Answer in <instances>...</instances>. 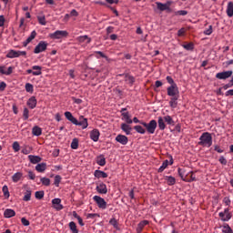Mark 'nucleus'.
I'll use <instances>...</instances> for the list:
<instances>
[{
    "label": "nucleus",
    "instance_id": "nucleus-1",
    "mask_svg": "<svg viewBox=\"0 0 233 233\" xmlns=\"http://www.w3.org/2000/svg\"><path fill=\"white\" fill-rule=\"evenodd\" d=\"M198 145L210 148V147H212V135L208 132L203 133L199 137Z\"/></svg>",
    "mask_w": 233,
    "mask_h": 233
},
{
    "label": "nucleus",
    "instance_id": "nucleus-2",
    "mask_svg": "<svg viewBox=\"0 0 233 233\" xmlns=\"http://www.w3.org/2000/svg\"><path fill=\"white\" fill-rule=\"evenodd\" d=\"M140 125L145 127L146 132H147V134H155L156 129L157 128V121L154 119L150 120L149 123L140 122Z\"/></svg>",
    "mask_w": 233,
    "mask_h": 233
},
{
    "label": "nucleus",
    "instance_id": "nucleus-3",
    "mask_svg": "<svg viewBox=\"0 0 233 233\" xmlns=\"http://www.w3.org/2000/svg\"><path fill=\"white\" fill-rule=\"evenodd\" d=\"M49 37L50 39H63L68 37V33L66 30H56L49 34Z\"/></svg>",
    "mask_w": 233,
    "mask_h": 233
},
{
    "label": "nucleus",
    "instance_id": "nucleus-4",
    "mask_svg": "<svg viewBox=\"0 0 233 233\" xmlns=\"http://www.w3.org/2000/svg\"><path fill=\"white\" fill-rule=\"evenodd\" d=\"M218 217L223 222L230 221L232 219V213L228 208H226L222 212L218 213Z\"/></svg>",
    "mask_w": 233,
    "mask_h": 233
},
{
    "label": "nucleus",
    "instance_id": "nucleus-5",
    "mask_svg": "<svg viewBox=\"0 0 233 233\" xmlns=\"http://www.w3.org/2000/svg\"><path fill=\"white\" fill-rule=\"evenodd\" d=\"M26 56V51H16L14 49H11L8 51V53L6 54V57L8 59H15V57H21Z\"/></svg>",
    "mask_w": 233,
    "mask_h": 233
},
{
    "label": "nucleus",
    "instance_id": "nucleus-6",
    "mask_svg": "<svg viewBox=\"0 0 233 233\" xmlns=\"http://www.w3.org/2000/svg\"><path fill=\"white\" fill-rule=\"evenodd\" d=\"M167 96L169 97H179V88L177 85H173L167 87Z\"/></svg>",
    "mask_w": 233,
    "mask_h": 233
},
{
    "label": "nucleus",
    "instance_id": "nucleus-7",
    "mask_svg": "<svg viewBox=\"0 0 233 233\" xmlns=\"http://www.w3.org/2000/svg\"><path fill=\"white\" fill-rule=\"evenodd\" d=\"M93 199L96 203L98 208H102V210H105V208H106V201H105V198L99 196H94Z\"/></svg>",
    "mask_w": 233,
    "mask_h": 233
},
{
    "label": "nucleus",
    "instance_id": "nucleus-8",
    "mask_svg": "<svg viewBox=\"0 0 233 233\" xmlns=\"http://www.w3.org/2000/svg\"><path fill=\"white\" fill-rule=\"evenodd\" d=\"M48 46V43L46 41H40L37 46L35 47L34 53L35 54H41V52H45Z\"/></svg>",
    "mask_w": 233,
    "mask_h": 233
},
{
    "label": "nucleus",
    "instance_id": "nucleus-9",
    "mask_svg": "<svg viewBox=\"0 0 233 233\" xmlns=\"http://www.w3.org/2000/svg\"><path fill=\"white\" fill-rule=\"evenodd\" d=\"M75 125L76 127H82L83 130H85V128H88V119L81 116L78 120L76 119V123Z\"/></svg>",
    "mask_w": 233,
    "mask_h": 233
},
{
    "label": "nucleus",
    "instance_id": "nucleus-10",
    "mask_svg": "<svg viewBox=\"0 0 233 233\" xmlns=\"http://www.w3.org/2000/svg\"><path fill=\"white\" fill-rule=\"evenodd\" d=\"M232 71H223L219 72L216 75L217 79H228V77H232Z\"/></svg>",
    "mask_w": 233,
    "mask_h": 233
},
{
    "label": "nucleus",
    "instance_id": "nucleus-11",
    "mask_svg": "<svg viewBox=\"0 0 233 233\" xmlns=\"http://www.w3.org/2000/svg\"><path fill=\"white\" fill-rule=\"evenodd\" d=\"M99 136H101V133H99V130L97 129H93L89 133L90 139H92V141H94L95 143H97V141H99Z\"/></svg>",
    "mask_w": 233,
    "mask_h": 233
},
{
    "label": "nucleus",
    "instance_id": "nucleus-12",
    "mask_svg": "<svg viewBox=\"0 0 233 233\" xmlns=\"http://www.w3.org/2000/svg\"><path fill=\"white\" fill-rule=\"evenodd\" d=\"M116 143H120V145H127L128 144V137L125 135H117L115 138Z\"/></svg>",
    "mask_w": 233,
    "mask_h": 233
},
{
    "label": "nucleus",
    "instance_id": "nucleus-13",
    "mask_svg": "<svg viewBox=\"0 0 233 233\" xmlns=\"http://www.w3.org/2000/svg\"><path fill=\"white\" fill-rule=\"evenodd\" d=\"M52 205L55 210H63L64 208L63 205L61 204V198H54L52 200Z\"/></svg>",
    "mask_w": 233,
    "mask_h": 233
},
{
    "label": "nucleus",
    "instance_id": "nucleus-14",
    "mask_svg": "<svg viewBox=\"0 0 233 233\" xmlns=\"http://www.w3.org/2000/svg\"><path fill=\"white\" fill-rule=\"evenodd\" d=\"M96 189L98 194H106L108 192V188H106V184L105 183L98 184Z\"/></svg>",
    "mask_w": 233,
    "mask_h": 233
},
{
    "label": "nucleus",
    "instance_id": "nucleus-15",
    "mask_svg": "<svg viewBox=\"0 0 233 233\" xmlns=\"http://www.w3.org/2000/svg\"><path fill=\"white\" fill-rule=\"evenodd\" d=\"M121 130L125 132L126 136H130V134H132V127L127 123L121 124Z\"/></svg>",
    "mask_w": 233,
    "mask_h": 233
},
{
    "label": "nucleus",
    "instance_id": "nucleus-16",
    "mask_svg": "<svg viewBox=\"0 0 233 233\" xmlns=\"http://www.w3.org/2000/svg\"><path fill=\"white\" fill-rule=\"evenodd\" d=\"M65 117L70 121L71 123H73V125L77 123V118H75L74 115H72V113L70 111H66L65 112Z\"/></svg>",
    "mask_w": 233,
    "mask_h": 233
},
{
    "label": "nucleus",
    "instance_id": "nucleus-17",
    "mask_svg": "<svg viewBox=\"0 0 233 233\" xmlns=\"http://www.w3.org/2000/svg\"><path fill=\"white\" fill-rule=\"evenodd\" d=\"M27 106H29V108L34 109L35 108V106H37V99H35V96H31L28 100H27Z\"/></svg>",
    "mask_w": 233,
    "mask_h": 233
},
{
    "label": "nucleus",
    "instance_id": "nucleus-18",
    "mask_svg": "<svg viewBox=\"0 0 233 233\" xmlns=\"http://www.w3.org/2000/svg\"><path fill=\"white\" fill-rule=\"evenodd\" d=\"M28 159L33 165H37V163H41V157L39 156L29 155Z\"/></svg>",
    "mask_w": 233,
    "mask_h": 233
},
{
    "label": "nucleus",
    "instance_id": "nucleus-19",
    "mask_svg": "<svg viewBox=\"0 0 233 233\" xmlns=\"http://www.w3.org/2000/svg\"><path fill=\"white\" fill-rule=\"evenodd\" d=\"M122 120L126 121V123L127 125H132L133 121H132V117L130 116V114L127 113H122Z\"/></svg>",
    "mask_w": 233,
    "mask_h": 233
},
{
    "label": "nucleus",
    "instance_id": "nucleus-20",
    "mask_svg": "<svg viewBox=\"0 0 233 233\" xmlns=\"http://www.w3.org/2000/svg\"><path fill=\"white\" fill-rule=\"evenodd\" d=\"M32 70H34L33 76H41V74H43V67H41V66H33Z\"/></svg>",
    "mask_w": 233,
    "mask_h": 233
},
{
    "label": "nucleus",
    "instance_id": "nucleus-21",
    "mask_svg": "<svg viewBox=\"0 0 233 233\" xmlns=\"http://www.w3.org/2000/svg\"><path fill=\"white\" fill-rule=\"evenodd\" d=\"M165 181H167V185H168L169 187L176 185V177H174L172 176H166Z\"/></svg>",
    "mask_w": 233,
    "mask_h": 233
},
{
    "label": "nucleus",
    "instance_id": "nucleus-22",
    "mask_svg": "<svg viewBox=\"0 0 233 233\" xmlns=\"http://www.w3.org/2000/svg\"><path fill=\"white\" fill-rule=\"evenodd\" d=\"M96 163L99 165V167H105L106 165V159L105 158V156L100 155L96 157Z\"/></svg>",
    "mask_w": 233,
    "mask_h": 233
},
{
    "label": "nucleus",
    "instance_id": "nucleus-23",
    "mask_svg": "<svg viewBox=\"0 0 233 233\" xmlns=\"http://www.w3.org/2000/svg\"><path fill=\"white\" fill-rule=\"evenodd\" d=\"M14 216H15V211L14 209L7 208L4 212L5 218H14Z\"/></svg>",
    "mask_w": 233,
    "mask_h": 233
},
{
    "label": "nucleus",
    "instance_id": "nucleus-24",
    "mask_svg": "<svg viewBox=\"0 0 233 233\" xmlns=\"http://www.w3.org/2000/svg\"><path fill=\"white\" fill-rule=\"evenodd\" d=\"M158 128L159 130H165L167 128V125L165 124V119L162 116H158Z\"/></svg>",
    "mask_w": 233,
    "mask_h": 233
},
{
    "label": "nucleus",
    "instance_id": "nucleus-25",
    "mask_svg": "<svg viewBox=\"0 0 233 233\" xmlns=\"http://www.w3.org/2000/svg\"><path fill=\"white\" fill-rule=\"evenodd\" d=\"M168 3L169 2H167V4H163L161 2H157V7L161 12H165V10L168 9Z\"/></svg>",
    "mask_w": 233,
    "mask_h": 233
},
{
    "label": "nucleus",
    "instance_id": "nucleus-26",
    "mask_svg": "<svg viewBox=\"0 0 233 233\" xmlns=\"http://www.w3.org/2000/svg\"><path fill=\"white\" fill-rule=\"evenodd\" d=\"M177 99H179V96H172L169 101V106L171 108H177Z\"/></svg>",
    "mask_w": 233,
    "mask_h": 233
},
{
    "label": "nucleus",
    "instance_id": "nucleus-27",
    "mask_svg": "<svg viewBox=\"0 0 233 233\" xmlns=\"http://www.w3.org/2000/svg\"><path fill=\"white\" fill-rule=\"evenodd\" d=\"M165 123H167V125H170L171 127H174V125H176V122H174V119L172 118V116L167 115L163 117Z\"/></svg>",
    "mask_w": 233,
    "mask_h": 233
},
{
    "label": "nucleus",
    "instance_id": "nucleus-28",
    "mask_svg": "<svg viewBox=\"0 0 233 233\" xmlns=\"http://www.w3.org/2000/svg\"><path fill=\"white\" fill-rule=\"evenodd\" d=\"M227 15H228V17L233 16V3L232 2H228V4Z\"/></svg>",
    "mask_w": 233,
    "mask_h": 233
},
{
    "label": "nucleus",
    "instance_id": "nucleus-29",
    "mask_svg": "<svg viewBox=\"0 0 233 233\" xmlns=\"http://www.w3.org/2000/svg\"><path fill=\"white\" fill-rule=\"evenodd\" d=\"M94 176H95V177H97V178H100V177H103V178L108 177V174H106V173H105L104 171H101V170H96Z\"/></svg>",
    "mask_w": 233,
    "mask_h": 233
},
{
    "label": "nucleus",
    "instance_id": "nucleus-30",
    "mask_svg": "<svg viewBox=\"0 0 233 233\" xmlns=\"http://www.w3.org/2000/svg\"><path fill=\"white\" fill-rule=\"evenodd\" d=\"M21 177H23V173L16 172L13 175L12 180L14 183H17V182L21 181Z\"/></svg>",
    "mask_w": 233,
    "mask_h": 233
},
{
    "label": "nucleus",
    "instance_id": "nucleus-31",
    "mask_svg": "<svg viewBox=\"0 0 233 233\" xmlns=\"http://www.w3.org/2000/svg\"><path fill=\"white\" fill-rule=\"evenodd\" d=\"M37 172H45L46 170V163H40L35 166Z\"/></svg>",
    "mask_w": 233,
    "mask_h": 233
},
{
    "label": "nucleus",
    "instance_id": "nucleus-32",
    "mask_svg": "<svg viewBox=\"0 0 233 233\" xmlns=\"http://www.w3.org/2000/svg\"><path fill=\"white\" fill-rule=\"evenodd\" d=\"M32 134H33V136L39 137V136H41V134H43V130L41 129V127L35 126L32 129Z\"/></svg>",
    "mask_w": 233,
    "mask_h": 233
},
{
    "label": "nucleus",
    "instance_id": "nucleus-33",
    "mask_svg": "<svg viewBox=\"0 0 233 233\" xmlns=\"http://www.w3.org/2000/svg\"><path fill=\"white\" fill-rule=\"evenodd\" d=\"M69 228L72 233H79V230L77 229V226L76 225V222L71 221L69 223Z\"/></svg>",
    "mask_w": 233,
    "mask_h": 233
},
{
    "label": "nucleus",
    "instance_id": "nucleus-34",
    "mask_svg": "<svg viewBox=\"0 0 233 233\" xmlns=\"http://www.w3.org/2000/svg\"><path fill=\"white\" fill-rule=\"evenodd\" d=\"M134 130H136V132H137V134H142V135L147 134V129H145L141 126H135Z\"/></svg>",
    "mask_w": 233,
    "mask_h": 233
},
{
    "label": "nucleus",
    "instance_id": "nucleus-35",
    "mask_svg": "<svg viewBox=\"0 0 233 233\" xmlns=\"http://www.w3.org/2000/svg\"><path fill=\"white\" fill-rule=\"evenodd\" d=\"M77 41L79 43H85V41H86V43H90L92 41V39L90 37H88V35H83V36H79L77 38Z\"/></svg>",
    "mask_w": 233,
    "mask_h": 233
},
{
    "label": "nucleus",
    "instance_id": "nucleus-36",
    "mask_svg": "<svg viewBox=\"0 0 233 233\" xmlns=\"http://www.w3.org/2000/svg\"><path fill=\"white\" fill-rule=\"evenodd\" d=\"M2 192H3L5 199H8V198H10V191H8V186L5 185L2 187Z\"/></svg>",
    "mask_w": 233,
    "mask_h": 233
},
{
    "label": "nucleus",
    "instance_id": "nucleus-37",
    "mask_svg": "<svg viewBox=\"0 0 233 233\" xmlns=\"http://www.w3.org/2000/svg\"><path fill=\"white\" fill-rule=\"evenodd\" d=\"M183 181H186L187 183H191V181H196V175H194L193 172H191L190 177H188V175L183 178Z\"/></svg>",
    "mask_w": 233,
    "mask_h": 233
},
{
    "label": "nucleus",
    "instance_id": "nucleus-38",
    "mask_svg": "<svg viewBox=\"0 0 233 233\" xmlns=\"http://www.w3.org/2000/svg\"><path fill=\"white\" fill-rule=\"evenodd\" d=\"M125 81H127V83L129 85H134L136 78H134L132 76L125 75Z\"/></svg>",
    "mask_w": 233,
    "mask_h": 233
},
{
    "label": "nucleus",
    "instance_id": "nucleus-39",
    "mask_svg": "<svg viewBox=\"0 0 233 233\" xmlns=\"http://www.w3.org/2000/svg\"><path fill=\"white\" fill-rule=\"evenodd\" d=\"M78 147H79V140L77 138H74L71 142V148H73V150H77Z\"/></svg>",
    "mask_w": 233,
    "mask_h": 233
},
{
    "label": "nucleus",
    "instance_id": "nucleus-40",
    "mask_svg": "<svg viewBox=\"0 0 233 233\" xmlns=\"http://www.w3.org/2000/svg\"><path fill=\"white\" fill-rule=\"evenodd\" d=\"M222 232L223 233H233L232 228L228 224H225L222 226Z\"/></svg>",
    "mask_w": 233,
    "mask_h": 233
},
{
    "label": "nucleus",
    "instance_id": "nucleus-41",
    "mask_svg": "<svg viewBox=\"0 0 233 233\" xmlns=\"http://www.w3.org/2000/svg\"><path fill=\"white\" fill-rule=\"evenodd\" d=\"M37 20H38L39 25H42L43 26H45L46 25V18L45 17L44 15H38Z\"/></svg>",
    "mask_w": 233,
    "mask_h": 233
},
{
    "label": "nucleus",
    "instance_id": "nucleus-42",
    "mask_svg": "<svg viewBox=\"0 0 233 233\" xmlns=\"http://www.w3.org/2000/svg\"><path fill=\"white\" fill-rule=\"evenodd\" d=\"M25 92H28L29 94H34V86L30 83L25 84Z\"/></svg>",
    "mask_w": 233,
    "mask_h": 233
},
{
    "label": "nucleus",
    "instance_id": "nucleus-43",
    "mask_svg": "<svg viewBox=\"0 0 233 233\" xmlns=\"http://www.w3.org/2000/svg\"><path fill=\"white\" fill-rule=\"evenodd\" d=\"M23 199L25 201H30V199H32V191L31 190H26Z\"/></svg>",
    "mask_w": 233,
    "mask_h": 233
},
{
    "label": "nucleus",
    "instance_id": "nucleus-44",
    "mask_svg": "<svg viewBox=\"0 0 233 233\" xmlns=\"http://www.w3.org/2000/svg\"><path fill=\"white\" fill-rule=\"evenodd\" d=\"M42 185H44L45 187H50V178L48 177H42L40 179Z\"/></svg>",
    "mask_w": 233,
    "mask_h": 233
},
{
    "label": "nucleus",
    "instance_id": "nucleus-45",
    "mask_svg": "<svg viewBox=\"0 0 233 233\" xmlns=\"http://www.w3.org/2000/svg\"><path fill=\"white\" fill-rule=\"evenodd\" d=\"M35 198L36 199H43L45 198V191H36L35 193Z\"/></svg>",
    "mask_w": 233,
    "mask_h": 233
},
{
    "label": "nucleus",
    "instance_id": "nucleus-46",
    "mask_svg": "<svg viewBox=\"0 0 233 233\" xmlns=\"http://www.w3.org/2000/svg\"><path fill=\"white\" fill-rule=\"evenodd\" d=\"M13 150L14 152H19V150H21V146L19 145V142L15 141L13 143Z\"/></svg>",
    "mask_w": 233,
    "mask_h": 233
},
{
    "label": "nucleus",
    "instance_id": "nucleus-47",
    "mask_svg": "<svg viewBox=\"0 0 233 233\" xmlns=\"http://www.w3.org/2000/svg\"><path fill=\"white\" fill-rule=\"evenodd\" d=\"M167 167H168V160H165L161 167L158 168V172H163V170H165V168H167Z\"/></svg>",
    "mask_w": 233,
    "mask_h": 233
},
{
    "label": "nucleus",
    "instance_id": "nucleus-48",
    "mask_svg": "<svg viewBox=\"0 0 233 233\" xmlns=\"http://www.w3.org/2000/svg\"><path fill=\"white\" fill-rule=\"evenodd\" d=\"M178 176L181 177V179H185V168L178 167L177 168Z\"/></svg>",
    "mask_w": 233,
    "mask_h": 233
},
{
    "label": "nucleus",
    "instance_id": "nucleus-49",
    "mask_svg": "<svg viewBox=\"0 0 233 233\" xmlns=\"http://www.w3.org/2000/svg\"><path fill=\"white\" fill-rule=\"evenodd\" d=\"M109 225H112V227H114V228H118L117 220L116 218H111L109 220Z\"/></svg>",
    "mask_w": 233,
    "mask_h": 233
},
{
    "label": "nucleus",
    "instance_id": "nucleus-50",
    "mask_svg": "<svg viewBox=\"0 0 233 233\" xmlns=\"http://www.w3.org/2000/svg\"><path fill=\"white\" fill-rule=\"evenodd\" d=\"M183 48H185V50H194V44L189 43L183 45Z\"/></svg>",
    "mask_w": 233,
    "mask_h": 233
},
{
    "label": "nucleus",
    "instance_id": "nucleus-51",
    "mask_svg": "<svg viewBox=\"0 0 233 233\" xmlns=\"http://www.w3.org/2000/svg\"><path fill=\"white\" fill-rule=\"evenodd\" d=\"M32 147H24L22 149V154H25V156H28V154H31Z\"/></svg>",
    "mask_w": 233,
    "mask_h": 233
},
{
    "label": "nucleus",
    "instance_id": "nucleus-52",
    "mask_svg": "<svg viewBox=\"0 0 233 233\" xmlns=\"http://www.w3.org/2000/svg\"><path fill=\"white\" fill-rule=\"evenodd\" d=\"M59 183H61V176L56 175V176L55 177L54 185L56 186V187H59Z\"/></svg>",
    "mask_w": 233,
    "mask_h": 233
},
{
    "label": "nucleus",
    "instance_id": "nucleus-53",
    "mask_svg": "<svg viewBox=\"0 0 233 233\" xmlns=\"http://www.w3.org/2000/svg\"><path fill=\"white\" fill-rule=\"evenodd\" d=\"M29 114H30V111L28 110V108L25 107L23 112L25 121H26V119H28Z\"/></svg>",
    "mask_w": 233,
    "mask_h": 233
},
{
    "label": "nucleus",
    "instance_id": "nucleus-54",
    "mask_svg": "<svg viewBox=\"0 0 233 233\" xmlns=\"http://www.w3.org/2000/svg\"><path fill=\"white\" fill-rule=\"evenodd\" d=\"M187 14H188V12L186 10H179L175 12V15H187Z\"/></svg>",
    "mask_w": 233,
    "mask_h": 233
},
{
    "label": "nucleus",
    "instance_id": "nucleus-55",
    "mask_svg": "<svg viewBox=\"0 0 233 233\" xmlns=\"http://www.w3.org/2000/svg\"><path fill=\"white\" fill-rule=\"evenodd\" d=\"M213 32L212 25H209L208 29L204 30L205 35H210Z\"/></svg>",
    "mask_w": 233,
    "mask_h": 233
},
{
    "label": "nucleus",
    "instance_id": "nucleus-56",
    "mask_svg": "<svg viewBox=\"0 0 233 233\" xmlns=\"http://www.w3.org/2000/svg\"><path fill=\"white\" fill-rule=\"evenodd\" d=\"M21 223L22 225H24V227H28L30 225V221H28V219H26L25 218H21Z\"/></svg>",
    "mask_w": 233,
    "mask_h": 233
},
{
    "label": "nucleus",
    "instance_id": "nucleus-57",
    "mask_svg": "<svg viewBox=\"0 0 233 233\" xmlns=\"http://www.w3.org/2000/svg\"><path fill=\"white\" fill-rule=\"evenodd\" d=\"M223 203L226 205V207H229L230 206V198L225 197L223 198Z\"/></svg>",
    "mask_w": 233,
    "mask_h": 233
},
{
    "label": "nucleus",
    "instance_id": "nucleus-58",
    "mask_svg": "<svg viewBox=\"0 0 233 233\" xmlns=\"http://www.w3.org/2000/svg\"><path fill=\"white\" fill-rule=\"evenodd\" d=\"M167 81L169 85H171V86H173V85H177L176 82H174V78H172V76H167Z\"/></svg>",
    "mask_w": 233,
    "mask_h": 233
},
{
    "label": "nucleus",
    "instance_id": "nucleus-59",
    "mask_svg": "<svg viewBox=\"0 0 233 233\" xmlns=\"http://www.w3.org/2000/svg\"><path fill=\"white\" fill-rule=\"evenodd\" d=\"M147 225H148V220L141 221V222L138 224V228H143V227H147Z\"/></svg>",
    "mask_w": 233,
    "mask_h": 233
},
{
    "label": "nucleus",
    "instance_id": "nucleus-60",
    "mask_svg": "<svg viewBox=\"0 0 233 233\" xmlns=\"http://www.w3.org/2000/svg\"><path fill=\"white\" fill-rule=\"evenodd\" d=\"M32 38L30 36L27 37L25 41L23 42L24 46H28L29 43H32Z\"/></svg>",
    "mask_w": 233,
    "mask_h": 233
},
{
    "label": "nucleus",
    "instance_id": "nucleus-61",
    "mask_svg": "<svg viewBox=\"0 0 233 233\" xmlns=\"http://www.w3.org/2000/svg\"><path fill=\"white\" fill-rule=\"evenodd\" d=\"M32 38L30 36L27 37L25 41L23 42L24 46H28L29 43H32Z\"/></svg>",
    "mask_w": 233,
    "mask_h": 233
},
{
    "label": "nucleus",
    "instance_id": "nucleus-62",
    "mask_svg": "<svg viewBox=\"0 0 233 233\" xmlns=\"http://www.w3.org/2000/svg\"><path fill=\"white\" fill-rule=\"evenodd\" d=\"M14 72V66H9L7 70H5V76H10Z\"/></svg>",
    "mask_w": 233,
    "mask_h": 233
},
{
    "label": "nucleus",
    "instance_id": "nucleus-63",
    "mask_svg": "<svg viewBox=\"0 0 233 233\" xmlns=\"http://www.w3.org/2000/svg\"><path fill=\"white\" fill-rule=\"evenodd\" d=\"M5 21H6L5 15H0V27L5 26Z\"/></svg>",
    "mask_w": 233,
    "mask_h": 233
},
{
    "label": "nucleus",
    "instance_id": "nucleus-64",
    "mask_svg": "<svg viewBox=\"0 0 233 233\" xmlns=\"http://www.w3.org/2000/svg\"><path fill=\"white\" fill-rule=\"evenodd\" d=\"M219 163L221 165H227V158H225V157H219Z\"/></svg>",
    "mask_w": 233,
    "mask_h": 233
}]
</instances>
